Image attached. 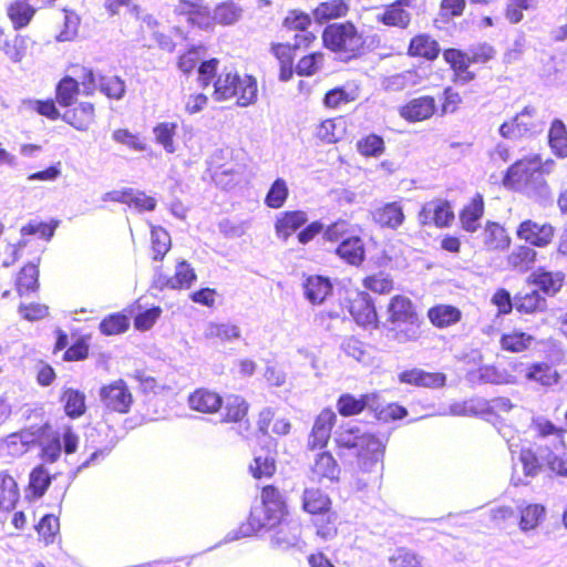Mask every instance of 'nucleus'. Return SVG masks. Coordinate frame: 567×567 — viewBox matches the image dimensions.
Instances as JSON below:
<instances>
[{
    "label": "nucleus",
    "instance_id": "f257e3e1",
    "mask_svg": "<svg viewBox=\"0 0 567 567\" xmlns=\"http://www.w3.org/2000/svg\"><path fill=\"white\" fill-rule=\"evenodd\" d=\"M442 53L444 62L452 72V82L465 85L476 80L472 65L485 66L496 58V49L488 42H480L467 51L458 48L441 50L437 40L426 32L414 34L408 44L406 55L412 59L434 62Z\"/></svg>",
    "mask_w": 567,
    "mask_h": 567
},
{
    "label": "nucleus",
    "instance_id": "f03ea898",
    "mask_svg": "<svg viewBox=\"0 0 567 567\" xmlns=\"http://www.w3.org/2000/svg\"><path fill=\"white\" fill-rule=\"evenodd\" d=\"M333 443L339 456L348 452L354 455L360 472L382 470L386 440L375 433L363 431L357 425L341 426L336 432Z\"/></svg>",
    "mask_w": 567,
    "mask_h": 567
},
{
    "label": "nucleus",
    "instance_id": "7ed1b4c3",
    "mask_svg": "<svg viewBox=\"0 0 567 567\" xmlns=\"http://www.w3.org/2000/svg\"><path fill=\"white\" fill-rule=\"evenodd\" d=\"M316 39L317 37L313 32H306L305 34H296L293 43H270L269 51L279 64L278 78L280 81L287 82L291 80L295 73L299 76L309 78L321 70L324 63V53L319 50L302 55L297 63H295L297 51L301 48H310Z\"/></svg>",
    "mask_w": 567,
    "mask_h": 567
},
{
    "label": "nucleus",
    "instance_id": "20e7f679",
    "mask_svg": "<svg viewBox=\"0 0 567 567\" xmlns=\"http://www.w3.org/2000/svg\"><path fill=\"white\" fill-rule=\"evenodd\" d=\"M322 47L341 62L362 58L368 51V38L351 20L328 23L321 32Z\"/></svg>",
    "mask_w": 567,
    "mask_h": 567
},
{
    "label": "nucleus",
    "instance_id": "39448f33",
    "mask_svg": "<svg viewBox=\"0 0 567 567\" xmlns=\"http://www.w3.org/2000/svg\"><path fill=\"white\" fill-rule=\"evenodd\" d=\"M213 97L217 102L234 100L238 106L251 105L258 97L257 79L234 66H224L214 81Z\"/></svg>",
    "mask_w": 567,
    "mask_h": 567
},
{
    "label": "nucleus",
    "instance_id": "423d86ee",
    "mask_svg": "<svg viewBox=\"0 0 567 567\" xmlns=\"http://www.w3.org/2000/svg\"><path fill=\"white\" fill-rule=\"evenodd\" d=\"M502 184L527 196L539 194L546 187L542 157L535 154L515 161L506 169Z\"/></svg>",
    "mask_w": 567,
    "mask_h": 567
},
{
    "label": "nucleus",
    "instance_id": "0eeeda50",
    "mask_svg": "<svg viewBox=\"0 0 567 567\" xmlns=\"http://www.w3.org/2000/svg\"><path fill=\"white\" fill-rule=\"evenodd\" d=\"M290 515L288 504L280 489L268 484L260 489V505L250 509L247 523L252 532L270 530Z\"/></svg>",
    "mask_w": 567,
    "mask_h": 567
},
{
    "label": "nucleus",
    "instance_id": "6e6552de",
    "mask_svg": "<svg viewBox=\"0 0 567 567\" xmlns=\"http://www.w3.org/2000/svg\"><path fill=\"white\" fill-rule=\"evenodd\" d=\"M250 162L251 157L243 147L218 150L208 161L207 173L217 185L227 187L248 167Z\"/></svg>",
    "mask_w": 567,
    "mask_h": 567
},
{
    "label": "nucleus",
    "instance_id": "1a4fd4ad",
    "mask_svg": "<svg viewBox=\"0 0 567 567\" xmlns=\"http://www.w3.org/2000/svg\"><path fill=\"white\" fill-rule=\"evenodd\" d=\"M388 321L392 324H406L405 329L396 332L400 342L416 341L422 331V320L413 301L404 295H395L386 305Z\"/></svg>",
    "mask_w": 567,
    "mask_h": 567
},
{
    "label": "nucleus",
    "instance_id": "9d476101",
    "mask_svg": "<svg viewBox=\"0 0 567 567\" xmlns=\"http://www.w3.org/2000/svg\"><path fill=\"white\" fill-rule=\"evenodd\" d=\"M351 319L362 329L375 330L380 318L373 297L365 290L354 289L346 292L341 303Z\"/></svg>",
    "mask_w": 567,
    "mask_h": 567
},
{
    "label": "nucleus",
    "instance_id": "9b49d317",
    "mask_svg": "<svg viewBox=\"0 0 567 567\" xmlns=\"http://www.w3.org/2000/svg\"><path fill=\"white\" fill-rule=\"evenodd\" d=\"M103 409L111 414H127L134 404V395L126 381L113 380L99 390Z\"/></svg>",
    "mask_w": 567,
    "mask_h": 567
},
{
    "label": "nucleus",
    "instance_id": "f8f14e48",
    "mask_svg": "<svg viewBox=\"0 0 567 567\" xmlns=\"http://www.w3.org/2000/svg\"><path fill=\"white\" fill-rule=\"evenodd\" d=\"M515 234L524 244L534 248L544 249L554 243L556 227L546 220L525 218L516 226Z\"/></svg>",
    "mask_w": 567,
    "mask_h": 567
},
{
    "label": "nucleus",
    "instance_id": "ddd939ff",
    "mask_svg": "<svg viewBox=\"0 0 567 567\" xmlns=\"http://www.w3.org/2000/svg\"><path fill=\"white\" fill-rule=\"evenodd\" d=\"M337 420V413L330 406L323 408L315 416L307 437V449L309 451L323 450L328 446Z\"/></svg>",
    "mask_w": 567,
    "mask_h": 567
},
{
    "label": "nucleus",
    "instance_id": "4468645a",
    "mask_svg": "<svg viewBox=\"0 0 567 567\" xmlns=\"http://www.w3.org/2000/svg\"><path fill=\"white\" fill-rule=\"evenodd\" d=\"M439 113L435 96L424 94L405 101L398 109L399 116L406 123H420L431 120Z\"/></svg>",
    "mask_w": 567,
    "mask_h": 567
},
{
    "label": "nucleus",
    "instance_id": "2eb2a0df",
    "mask_svg": "<svg viewBox=\"0 0 567 567\" xmlns=\"http://www.w3.org/2000/svg\"><path fill=\"white\" fill-rule=\"evenodd\" d=\"M481 247L486 252H505L513 243L512 236L504 224L497 220H486L478 234Z\"/></svg>",
    "mask_w": 567,
    "mask_h": 567
},
{
    "label": "nucleus",
    "instance_id": "dca6fc26",
    "mask_svg": "<svg viewBox=\"0 0 567 567\" xmlns=\"http://www.w3.org/2000/svg\"><path fill=\"white\" fill-rule=\"evenodd\" d=\"M270 530H272L270 542L277 548L289 549L298 546L301 542L302 524L298 517H293L291 514Z\"/></svg>",
    "mask_w": 567,
    "mask_h": 567
},
{
    "label": "nucleus",
    "instance_id": "f3484780",
    "mask_svg": "<svg viewBox=\"0 0 567 567\" xmlns=\"http://www.w3.org/2000/svg\"><path fill=\"white\" fill-rule=\"evenodd\" d=\"M419 220L422 225L433 224L437 228H445L454 220V212L447 200L435 199L421 207Z\"/></svg>",
    "mask_w": 567,
    "mask_h": 567
},
{
    "label": "nucleus",
    "instance_id": "a211bd4d",
    "mask_svg": "<svg viewBox=\"0 0 567 567\" xmlns=\"http://www.w3.org/2000/svg\"><path fill=\"white\" fill-rule=\"evenodd\" d=\"M372 220L380 228L396 230L405 221V214L401 200L388 202L371 212Z\"/></svg>",
    "mask_w": 567,
    "mask_h": 567
},
{
    "label": "nucleus",
    "instance_id": "6ab92c4d",
    "mask_svg": "<svg viewBox=\"0 0 567 567\" xmlns=\"http://www.w3.org/2000/svg\"><path fill=\"white\" fill-rule=\"evenodd\" d=\"M308 221V215L305 210H285L277 215L274 229L276 237L287 241L292 235L298 233Z\"/></svg>",
    "mask_w": 567,
    "mask_h": 567
},
{
    "label": "nucleus",
    "instance_id": "aec40b11",
    "mask_svg": "<svg viewBox=\"0 0 567 567\" xmlns=\"http://www.w3.org/2000/svg\"><path fill=\"white\" fill-rule=\"evenodd\" d=\"M534 113L533 107H524L520 113L499 126L501 136L507 140H517L533 132L536 126Z\"/></svg>",
    "mask_w": 567,
    "mask_h": 567
},
{
    "label": "nucleus",
    "instance_id": "412c9836",
    "mask_svg": "<svg viewBox=\"0 0 567 567\" xmlns=\"http://www.w3.org/2000/svg\"><path fill=\"white\" fill-rule=\"evenodd\" d=\"M187 403L193 411L203 414H215L223 406V396L217 391L202 386L189 393Z\"/></svg>",
    "mask_w": 567,
    "mask_h": 567
},
{
    "label": "nucleus",
    "instance_id": "4be33fe9",
    "mask_svg": "<svg viewBox=\"0 0 567 567\" xmlns=\"http://www.w3.org/2000/svg\"><path fill=\"white\" fill-rule=\"evenodd\" d=\"M398 379L403 384L430 389L443 388L446 382V375L443 372H429L419 368L400 372Z\"/></svg>",
    "mask_w": 567,
    "mask_h": 567
},
{
    "label": "nucleus",
    "instance_id": "5701e85b",
    "mask_svg": "<svg viewBox=\"0 0 567 567\" xmlns=\"http://www.w3.org/2000/svg\"><path fill=\"white\" fill-rule=\"evenodd\" d=\"M373 401H378V392L363 393L359 396L342 393L337 399V411L343 417L357 416L367 409L371 411Z\"/></svg>",
    "mask_w": 567,
    "mask_h": 567
},
{
    "label": "nucleus",
    "instance_id": "b1692460",
    "mask_svg": "<svg viewBox=\"0 0 567 567\" xmlns=\"http://www.w3.org/2000/svg\"><path fill=\"white\" fill-rule=\"evenodd\" d=\"M241 16V10L233 2L225 1L215 6L213 14L207 8V17L197 27L202 29H213L215 25H231L236 23Z\"/></svg>",
    "mask_w": 567,
    "mask_h": 567
},
{
    "label": "nucleus",
    "instance_id": "393cba45",
    "mask_svg": "<svg viewBox=\"0 0 567 567\" xmlns=\"http://www.w3.org/2000/svg\"><path fill=\"white\" fill-rule=\"evenodd\" d=\"M350 10L349 0H324L313 8L311 14L316 23L323 24L344 19L350 13Z\"/></svg>",
    "mask_w": 567,
    "mask_h": 567
},
{
    "label": "nucleus",
    "instance_id": "a878e982",
    "mask_svg": "<svg viewBox=\"0 0 567 567\" xmlns=\"http://www.w3.org/2000/svg\"><path fill=\"white\" fill-rule=\"evenodd\" d=\"M340 472L337 460L329 451L319 452L315 457L313 464L310 466V477L316 482H322L323 480L330 482L338 481Z\"/></svg>",
    "mask_w": 567,
    "mask_h": 567
},
{
    "label": "nucleus",
    "instance_id": "bb28decb",
    "mask_svg": "<svg viewBox=\"0 0 567 567\" xmlns=\"http://www.w3.org/2000/svg\"><path fill=\"white\" fill-rule=\"evenodd\" d=\"M485 214V203L482 194H475L458 213L461 228L466 233H475L480 220Z\"/></svg>",
    "mask_w": 567,
    "mask_h": 567
},
{
    "label": "nucleus",
    "instance_id": "cd10ccee",
    "mask_svg": "<svg viewBox=\"0 0 567 567\" xmlns=\"http://www.w3.org/2000/svg\"><path fill=\"white\" fill-rule=\"evenodd\" d=\"M196 279L197 275L192 265L186 260H181L176 264L175 274L172 277L158 278V286L161 289H189Z\"/></svg>",
    "mask_w": 567,
    "mask_h": 567
},
{
    "label": "nucleus",
    "instance_id": "c85d7f7f",
    "mask_svg": "<svg viewBox=\"0 0 567 567\" xmlns=\"http://www.w3.org/2000/svg\"><path fill=\"white\" fill-rule=\"evenodd\" d=\"M412 6V0H395L384 7L378 21L386 27L405 29L411 22V13L405 9Z\"/></svg>",
    "mask_w": 567,
    "mask_h": 567
},
{
    "label": "nucleus",
    "instance_id": "c756f323",
    "mask_svg": "<svg viewBox=\"0 0 567 567\" xmlns=\"http://www.w3.org/2000/svg\"><path fill=\"white\" fill-rule=\"evenodd\" d=\"M348 133V124L343 116L329 117L321 121L315 130V136L324 144H336Z\"/></svg>",
    "mask_w": 567,
    "mask_h": 567
},
{
    "label": "nucleus",
    "instance_id": "7c9ffc66",
    "mask_svg": "<svg viewBox=\"0 0 567 567\" xmlns=\"http://www.w3.org/2000/svg\"><path fill=\"white\" fill-rule=\"evenodd\" d=\"M336 255L346 264L359 267L365 260V247L358 235L344 238L334 250Z\"/></svg>",
    "mask_w": 567,
    "mask_h": 567
},
{
    "label": "nucleus",
    "instance_id": "2f4dec72",
    "mask_svg": "<svg viewBox=\"0 0 567 567\" xmlns=\"http://www.w3.org/2000/svg\"><path fill=\"white\" fill-rule=\"evenodd\" d=\"M305 297L312 305H321L332 293L333 285L330 278L310 275L302 285Z\"/></svg>",
    "mask_w": 567,
    "mask_h": 567
},
{
    "label": "nucleus",
    "instance_id": "473e14b6",
    "mask_svg": "<svg viewBox=\"0 0 567 567\" xmlns=\"http://www.w3.org/2000/svg\"><path fill=\"white\" fill-rule=\"evenodd\" d=\"M514 307L520 315H535L547 309V300L537 289L520 290L514 296Z\"/></svg>",
    "mask_w": 567,
    "mask_h": 567
},
{
    "label": "nucleus",
    "instance_id": "72a5a7b5",
    "mask_svg": "<svg viewBox=\"0 0 567 567\" xmlns=\"http://www.w3.org/2000/svg\"><path fill=\"white\" fill-rule=\"evenodd\" d=\"M462 316V311L457 307L446 303L434 305L427 310L430 322L437 329H445L458 323Z\"/></svg>",
    "mask_w": 567,
    "mask_h": 567
},
{
    "label": "nucleus",
    "instance_id": "f704fd0d",
    "mask_svg": "<svg viewBox=\"0 0 567 567\" xmlns=\"http://www.w3.org/2000/svg\"><path fill=\"white\" fill-rule=\"evenodd\" d=\"M302 509L311 517L324 515L333 509L332 501L320 488H306L302 493Z\"/></svg>",
    "mask_w": 567,
    "mask_h": 567
},
{
    "label": "nucleus",
    "instance_id": "c9c22d12",
    "mask_svg": "<svg viewBox=\"0 0 567 567\" xmlns=\"http://www.w3.org/2000/svg\"><path fill=\"white\" fill-rule=\"evenodd\" d=\"M530 282L546 296L557 295L565 285V274L563 271H548L538 269L530 277Z\"/></svg>",
    "mask_w": 567,
    "mask_h": 567
},
{
    "label": "nucleus",
    "instance_id": "e433bc0d",
    "mask_svg": "<svg viewBox=\"0 0 567 567\" xmlns=\"http://www.w3.org/2000/svg\"><path fill=\"white\" fill-rule=\"evenodd\" d=\"M249 408V403L241 395H229L224 405L220 422L226 424L248 422Z\"/></svg>",
    "mask_w": 567,
    "mask_h": 567
},
{
    "label": "nucleus",
    "instance_id": "4c0bfd02",
    "mask_svg": "<svg viewBox=\"0 0 567 567\" xmlns=\"http://www.w3.org/2000/svg\"><path fill=\"white\" fill-rule=\"evenodd\" d=\"M63 120L79 131H86L95 120V107L91 102H82L68 110Z\"/></svg>",
    "mask_w": 567,
    "mask_h": 567
},
{
    "label": "nucleus",
    "instance_id": "58836bf2",
    "mask_svg": "<svg viewBox=\"0 0 567 567\" xmlns=\"http://www.w3.org/2000/svg\"><path fill=\"white\" fill-rule=\"evenodd\" d=\"M14 286L20 297L29 296L38 291L39 285V261L28 262L18 271Z\"/></svg>",
    "mask_w": 567,
    "mask_h": 567
},
{
    "label": "nucleus",
    "instance_id": "ea45409f",
    "mask_svg": "<svg viewBox=\"0 0 567 567\" xmlns=\"http://www.w3.org/2000/svg\"><path fill=\"white\" fill-rule=\"evenodd\" d=\"M20 489L18 482L9 471H0V511L9 512L19 502Z\"/></svg>",
    "mask_w": 567,
    "mask_h": 567
},
{
    "label": "nucleus",
    "instance_id": "a19ab883",
    "mask_svg": "<svg viewBox=\"0 0 567 567\" xmlns=\"http://www.w3.org/2000/svg\"><path fill=\"white\" fill-rule=\"evenodd\" d=\"M60 401L63 404L65 415L70 419H79L86 412V395L78 389H63Z\"/></svg>",
    "mask_w": 567,
    "mask_h": 567
},
{
    "label": "nucleus",
    "instance_id": "79ce46f5",
    "mask_svg": "<svg viewBox=\"0 0 567 567\" xmlns=\"http://www.w3.org/2000/svg\"><path fill=\"white\" fill-rule=\"evenodd\" d=\"M276 452L267 450L264 454L255 455L248 471L255 480L271 478L277 471Z\"/></svg>",
    "mask_w": 567,
    "mask_h": 567
},
{
    "label": "nucleus",
    "instance_id": "37998d69",
    "mask_svg": "<svg viewBox=\"0 0 567 567\" xmlns=\"http://www.w3.org/2000/svg\"><path fill=\"white\" fill-rule=\"evenodd\" d=\"M80 93V83L71 75L63 76L55 85V101L62 107L73 105Z\"/></svg>",
    "mask_w": 567,
    "mask_h": 567
},
{
    "label": "nucleus",
    "instance_id": "c03bdc74",
    "mask_svg": "<svg viewBox=\"0 0 567 567\" xmlns=\"http://www.w3.org/2000/svg\"><path fill=\"white\" fill-rule=\"evenodd\" d=\"M534 337L529 333L513 329L502 333L499 338V346L503 351L518 353L529 349Z\"/></svg>",
    "mask_w": 567,
    "mask_h": 567
},
{
    "label": "nucleus",
    "instance_id": "a18cd8bd",
    "mask_svg": "<svg viewBox=\"0 0 567 567\" xmlns=\"http://www.w3.org/2000/svg\"><path fill=\"white\" fill-rule=\"evenodd\" d=\"M358 97V89L334 86L324 93L322 104L328 110H338L344 105L353 103Z\"/></svg>",
    "mask_w": 567,
    "mask_h": 567
},
{
    "label": "nucleus",
    "instance_id": "49530a36",
    "mask_svg": "<svg viewBox=\"0 0 567 567\" xmlns=\"http://www.w3.org/2000/svg\"><path fill=\"white\" fill-rule=\"evenodd\" d=\"M525 378L540 385L550 386L558 382L559 373L547 362H535L527 368Z\"/></svg>",
    "mask_w": 567,
    "mask_h": 567
},
{
    "label": "nucleus",
    "instance_id": "de8ad7c7",
    "mask_svg": "<svg viewBox=\"0 0 567 567\" xmlns=\"http://www.w3.org/2000/svg\"><path fill=\"white\" fill-rule=\"evenodd\" d=\"M357 152L364 158H379L385 153V142L377 133L361 136L355 143Z\"/></svg>",
    "mask_w": 567,
    "mask_h": 567
},
{
    "label": "nucleus",
    "instance_id": "09e8293b",
    "mask_svg": "<svg viewBox=\"0 0 567 567\" xmlns=\"http://www.w3.org/2000/svg\"><path fill=\"white\" fill-rule=\"evenodd\" d=\"M546 509L540 504H527L518 509V526L523 532H529L539 526L545 519Z\"/></svg>",
    "mask_w": 567,
    "mask_h": 567
},
{
    "label": "nucleus",
    "instance_id": "8fccbe9b",
    "mask_svg": "<svg viewBox=\"0 0 567 567\" xmlns=\"http://www.w3.org/2000/svg\"><path fill=\"white\" fill-rule=\"evenodd\" d=\"M372 415L375 420L389 423L404 419L408 415V410L400 405L399 403L392 402L385 405H382L380 402V396L378 395V401H373L371 404Z\"/></svg>",
    "mask_w": 567,
    "mask_h": 567
},
{
    "label": "nucleus",
    "instance_id": "3c124183",
    "mask_svg": "<svg viewBox=\"0 0 567 567\" xmlns=\"http://www.w3.org/2000/svg\"><path fill=\"white\" fill-rule=\"evenodd\" d=\"M130 328V315L125 311L113 312L105 316L99 323V330L103 336L111 337L126 332Z\"/></svg>",
    "mask_w": 567,
    "mask_h": 567
},
{
    "label": "nucleus",
    "instance_id": "603ef678",
    "mask_svg": "<svg viewBox=\"0 0 567 567\" xmlns=\"http://www.w3.org/2000/svg\"><path fill=\"white\" fill-rule=\"evenodd\" d=\"M312 524L316 528V535L323 540L332 539L338 534L339 517L334 509L324 515L312 517Z\"/></svg>",
    "mask_w": 567,
    "mask_h": 567
},
{
    "label": "nucleus",
    "instance_id": "864d4df0",
    "mask_svg": "<svg viewBox=\"0 0 567 567\" xmlns=\"http://www.w3.org/2000/svg\"><path fill=\"white\" fill-rule=\"evenodd\" d=\"M52 482V476L44 467V464L34 466L29 474L28 488L34 498L42 497Z\"/></svg>",
    "mask_w": 567,
    "mask_h": 567
},
{
    "label": "nucleus",
    "instance_id": "5fc2aeb1",
    "mask_svg": "<svg viewBox=\"0 0 567 567\" xmlns=\"http://www.w3.org/2000/svg\"><path fill=\"white\" fill-rule=\"evenodd\" d=\"M548 143L558 157H567V128L563 121L554 120L548 131Z\"/></svg>",
    "mask_w": 567,
    "mask_h": 567
},
{
    "label": "nucleus",
    "instance_id": "6e6d98bb",
    "mask_svg": "<svg viewBox=\"0 0 567 567\" xmlns=\"http://www.w3.org/2000/svg\"><path fill=\"white\" fill-rule=\"evenodd\" d=\"M7 14L14 30L27 27L35 14V9L24 1H13L7 8Z\"/></svg>",
    "mask_w": 567,
    "mask_h": 567
},
{
    "label": "nucleus",
    "instance_id": "4d7b16f0",
    "mask_svg": "<svg viewBox=\"0 0 567 567\" xmlns=\"http://www.w3.org/2000/svg\"><path fill=\"white\" fill-rule=\"evenodd\" d=\"M362 286L365 291H371L377 295H389L394 289L392 276L384 271L364 276Z\"/></svg>",
    "mask_w": 567,
    "mask_h": 567
},
{
    "label": "nucleus",
    "instance_id": "13d9d810",
    "mask_svg": "<svg viewBox=\"0 0 567 567\" xmlns=\"http://www.w3.org/2000/svg\"><path fill=\"white\" fill-rule=\"evenodd\" d=\"M172 239L168 231L162 226H152L151 228V249L153 260L162 261L171 250Z\"/></svg>",
    "mask_w": 567,
    "mask_h": 567
},
{
    "label": "nucleus",
    "instance_id": "bf43d9fd",
    "mask_svg": "<svg viewBox=\"0 0 567 567\" xmlns=\"http://www.w3.org/2000/svg\"><path fill=\"white\" fill-rule=\"evenodd\" d=\"M209 340L227 342L240 337L239 328L230 322H212L205 332Z\"/></svg>",
    "mask_w": 567,
    "mask_h": 567
},
{
    "label": "nucleus",
    "instance_id": "052dcab7",
    "mask_svg": "<svg viewBox=\"0 0 567 567\" xmlns=\"http://www.w3.org/2000/svg\"><path fill=\"white\" fill-rule=\"evenodd\" d=\"M312 24L309 13L299 9H291L282 19V27L290 32H310L308 29Z\"/></svg>",
    "mask_w": 567,
    "mask_h": 567
},
{
    "label": "nucleus",
    "instance_id": "680f3d73",
    "mask_svg": "<svg viewBox=\"0 0 567 567\" xmlns=\"http://www.w3.org/2000/svg\"><path fill=\"white\" fill-rule=\"evenodd\" d=\"M176 122H161L153 127L156 143L162 145L167 153L175 152L174 136L177 133Z\"/></svg>",
    "mask_w": 567,
    "mask_h": 567
},
{
    "label": "nucleus",
    "instance_id": "e2e57ef3",
    "mask_svg": "<svg viewBox=\"0 0 567 567\" xmlns=\"http://www.w3.org/2000/svg\"><path fill=\"white\" fill-rule=\"evenodd\" d=\"M204 0H178V13L187 17V21L194 25L207 17V7Z\"/></svg>",
    "mask_w": 567,
    "mask_h": 567
},
{
    "label": "nucleus",
    "instance_id": "0e129e2a",
    "mask_svg": "<svg viewBox=\"0 0 567 567\" xmlns=\"http://www.w3.org/2000/svg\"><path fill=\"white\" fill-rule=\"evenodd\" d=\"M39 539L44 544H53L60 530L59 518L53 514L44 515L35 526Z\"/></svg>",
    "mask_w": 567,
    "mask_h": 567
},
{
    "label": "nucleus",
    "instance_id": "69168bd1",
    "mask_svg": "<svg viewBox=\"0 0 567 567\" xmlns=\"http://www.w3.org/2000/svg\"><path fill=\"white\" fill-rule=\"evenodd\" d=\"M528 245L518 246L507 257V262L513 269L526 270L529 265L535 262L537 252Z\"/></svg>",
    "mask_w": 567,
    "mask_h": 567
},
{
    "label": "nucleus",
    "instance_id": "338daca9",
    "mask_svg": "<svg viewBox=\"0 0 567 567\" xmlns=\"http://www.w3.org/2000/svg\"><path fill=\"white\" fill-rule=\"evenodd\" d=\"M30 441L28 433L21 431L9 434L3 441V449L7 455L18 457L25 454L30 449Z\"/></svg>",
    "mask_w": 567,
    "mask_h": 567
},
{
    "label": "nucleus",
    "instance_id": "774afa93",
    "mask_svg": "<svg viewBox=\"0 0 567 567\" xmlns=\"http://www.w3.org/2000/svg\"><path fill=\"white\" fill-rule=\"evenodd\" d=\"M390 567H426L423 558L411 549L401 547L389 557Z\"/></svg>",
    "mask_w": 567,
    "mask_h": 567
}]
</instances>
